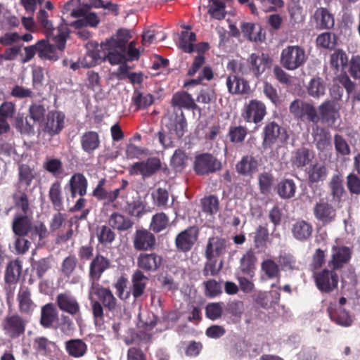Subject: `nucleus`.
I'll list each match as a JSON object with an SVG mask.
<instances>
[{
  "label": "nucleus",
  "instance_id": "62",
  "mask_svg": "<svg viewBox=\"0 0 360 360\" xmlns=\"http://www.w3.org/2000/svg\"><path fill=\"white\" fill-rule=\"evenodd\" d=\"M132 101L138 108H146L153 103V97L150 94L143 96L139 92H135Z\"/></svg>",
  "mask_w": 360,
  "mask_h": 360
},
{
  "label": "nucleus",
  "instance_id": "10",
  "mask_svg": "<svg viewBox=\"0 0 360 360\" xmlns=\"http://www.w3.org/2000/svg\"><path fill=\"white\" fill-rule=\"evenodd\" d=\"M221 162L210 154H201L195 158L194 169L198 174L203 175L221 169Z\"/></svg>",
  "mask_w": 360,
  "mask_h": 360
},
{
  "label": "nucleus",
  "instance_id": "32",
  "mask_svg": "<svg viewBox=\"0 0 360 360\" xmlns=\"http://www.w3.org/2000/svg\"><path fill=\"white\" fill-rule=\"evenodd\" d=\"M276 190L282 199H290L295 196L297 186L292 179H284L278 182Z\"/></svg>",
  "mask_w": 360,
  "mask_h": 360
},
{
  "label": "nucleus",
  "instance_id": "11",
  "mask_svg": "<svg viewBox=\"0 0 360 360\" xmlns=\"http://www.w3.org/2000/svg\"><path fill=\"white\" fill-rule=\"evenodd\" d=\"M161 162L158 158H152L146 162L134 163L129 168L131 175H141L143 177H148L160 169Z\"/></svg>",
  "mask_w": 360,
  "mask_h": 360
},
{
  "label": "nucleus",
  "instance_id": "50",
  "mask_svg": "<svg viewBox=\"0 0 360 360\" xmlns=\"http://www.w3.org/2000/svg\"><path fill=\"white\" fill-rule=\"evenodd\" d=\"M326 87L321 78H313L308 86V93L310 96L319 98L325 94Z\"/></svg>",
  "mask_w": 360,
  "mask_h": 360
},
{
  "label": "nucleus",
  "instance_id": "15",
  "mask_svg": "<svg viewBox=\"0 0 360 360\" xmlns=\"http://www.w3.org/2000/svg\"><path fill=\"white\" fill-rule=\"evenodd\" d=\"M166 127L169 130V139H180L184 134L187 123L183 112L176 115L174 118L165 119Z\"/></svg>",
  "mask_w": 360,
  "mask_h": 360
},
{
  "label": "nucleus",
  "instance_id": "46",
  "mask_svg": "<svg viewBox=\"0 0 360 360\" xmlns=\"http://www.w3.org/2000/svg\"><path fill=\"white\" fill-rule=\"evenodd\" d=\"M348 58L345 51L340 49L335 50L331 55L330 63L331 67L337 71L343 70L347 65Z\"/></svg>",
  "mask_w": 360,
  "mask_h": 360
},
{
  "label": "nucleus",
  "instance_id": "5",
  "mask_svg": "<svg viewBox=\"0 0 360 360\" xmlns=\"http://www.w3.org/2000/svg\"><path fill=\"white\" fill-rule=\"evenodd\" d=\"M79 3V0H71L65 4L63 9V13H68L70 11V15L72 17H84L82 19L75 21L72 25L77 28L86 25L96 27L99 22L98 16L94 13L86 14L84 8L75 9V7L77 6Z\"/></svg>",
  "mask_w": 360,
  "mask_h": 360
},
{
  "label": "nucleus",
  "instance_id": "61",
  "mask_svg": "<svg viewBox=\"0 0 360 360\" xmlns=\"http://www.w3.org/2000/svg\"><path fill=\"white\" fill-rule=\"evenodd\" d=\"M202 206L205 212L213 214L218 211L219 201L215 196L210 195L202 200Z\"/></svg>",
  "mask_w": 360,
  "mask_h": 360
},
{
  "label": "nucleus",
  "instance_id": "55",
  "mask_svg": "<svg viewBox=\"0 0 360 360\" xmlns=\"http://www.w3.org/2000/svg\"><path fill=\"white\" fill-rule=\"evenodd\" d=\"M255 257L252 252L246 253L240 260V268L243 273L252 277L255 268Z\"/></svg>",
  "mask_w": 360,
  "mask_h": 360
},
{
  "label": "nucleus",
  "instance_id": "42",
  "mask_svg": "<svg viewBox=\"0 0 360 360\" xmlns=\"http://www.w3.org/2000/svg\"><path fill=\"white\" fill-rule=\"evenodd\" d=\"M195 40L196 36L194 32L183 31L179 37V47L186 53H191L195 50L194 42Z\"/></svg>",
  "mask_w": 360,
  "mask_h": 360
},
{
  "label": "nucleus",
  "instance_id": "23",
  "mask_svg": "<svg viewBox=\"0 0 360 360\" xmlns=\"http://www.w3.org/2000/svg\"><path fill=\"white\" fill-rule=\"evenodd\" d=\"M161 263L162 257L155 253H141L137 258L139 267L146 271H155Z\"/></svg>",
  "mask_w": 360,
  "mask_h": 360
},
{
  "label": "nucleus",
  "instance_id": "63",
  "mask_svg": "<svg viewBox=\"0 0 360 360\" xmlns=\"http://www.w3.org/2000/svg\"><path fill=\"white\" fill-rule=\"evenodd\" d=\"M335 148L337 153L341 155H348L350 153V148L346 140L340 135L334 137Z\"/></svg>",
  "mask_w": 360,
  "mask_h": 360
},
{
  "label": "nucleus",
  "instance_id": "4",
  "mask_svg": "<svg viewBox=\"0 0 360 360\" xmlns=\"http://www.w3.org/2000/svg\"><path fill=\"white\" fill-rule=\"evenodd\" d=\"M304 49L300 46H288L281 54V64L289 70H295L302 66L307 60Z\"/></svg>",
  "mask_w": 360,
  "mask_h": 360
},
{
  "label": "nucleus",
  "instance_id": "45",
  "mask_svg": "<svg viewBox=\"0 0 360 360\" xmlns=\"http://www.w3.org/2000/svg\"><path fill=\"white\" fill-rule=\"evenodd\" d=\"M49 199L56 210H60L63 206V196L61 184L60 181L53 182L49 191Z\"/></svg>",
  "mask_w": 360,
  "mask_h": 360
},
{
  "label": "nucleus",
  "instance_id": "13",
  "mask_svg": "<svg viewBox=\"0 0 360 360\" xmlns=\"http://www.w3.org/2000/svg\"><path fill=\"white\" fill-rule=\"evenodd\" d=\"M94 296L98 298L108 309L113 310L115 309L116 299L112 292L109 289L101 286L95 281H93L89 292V297L91 300H93Z\"/></svg>",
  "mask_w": 360,
  "mask_h": 360
},
{
  "label": "nucleus",
  "instance_id": "43",
  "mask_svg": "<svg viewBox=\"0 0 360 360\" xmlns=\"http://www.w3.org/2000/svg\"><path fill=\"white\" fill-rule=\"evenodd\" d=\"M328 312L330 319L337 324L342 326H349L352 324V320L349 314L341 308L335 311L331 307H329Z\"/></svg>",
  "mask_w": 360,
  "mask_h": 360
},
{
  "label": "nucleus",
  "instance_id": "64",
  "mask_svg": "<svg viewBox=\"0 0 360 360\" xmlns=\"http://www.w3.org/2000/svg\"><path fill=\"white\" fill-rule=\"evenodd\" d=\"M318 46L330 49L335 45V37L330 32H324L318 36L316 39Z\"/></svg>",
  "mask_w": 360,
  "mask_h": 360
},
{
  "label": "nucleus",
  "instance_id": "31",
  "mask_svg": "<svg viewBox=\"0 0 360 360\" xmlns=\"http://www.w3.org/2000/svg\"><path fill=\"white\" fill-rule=\"evenodd\" d=\"M99 145V136L95 131L85 132L81 137L82 148L87 153H93Z\"/></svg>",
  "mask_w": 360,
  "mask_h": 360
},
{
  "label": "nucleus",
  "instance_id": "1",
  "mask_svg": "<svg viewBox=\"0 0 360 360\" xmlns=\"http://www.w3.org/2000/svg\"><path fill=\"white\" fill-rule=\"evenodd\" d=\"M131 36L127 30H120L115 36L101 43L97 51H88L80 60L82 68H90L96 65L98 60L103 58L111 65H117L124 59L125 44Z\"/></svg>",
  "mask_w": 360,
  "mask_h": 360
},
{
  "label": "nucleus",
  "instance_id": "34",
  "mask_svg": "<svg viewBox=\"0 0 360 360\" xmlns=\"http://www.w3.org/2000/svg\"><path fill=\"white\" fill-rule=\"evenodd\" d=\"M314 18L317 25L322 29H330L334 26L333 15L325 8L316 9Z\"/></svg>",
  "mask_w": 360,
  "mask_h": 360
},
{
  "label": "nucleus",
  "instance_id": "6",
  "mask_svg": "<svg viewBox=\"0 0 360 360\" xmlns=\"http://www.w3.org/2000/svg\"><path fill=\"white\" fill-rule=\"evenodd\" d=\"M266 115V108L265 104L257 99H252L246 103L241 113V116L245 122L255 124L262 122Z\"/></svg>",
  "mask_w": 360,
  "mask_h": 360
},
{
  "label": "nucleus",
  "instance_id": "16",
  "mask_svg": "<svg viewBox=\"0 0 360 360\" xmlns=\"http://www.w3.org/2000/svg\"><path fill=\"white\" fill-rule=\"evenodd\" d=\"M340 105L333 101H327L319 106V114L323 122L333 124L340 117Z\"/></svg>",
  "mask_w": 360,
  "mask_h": 360
},
{
  "label": "nucleus",
  "instance_id": "36",
  "mask_svg": "<svg viewBox=\"0 0 360 360\" xmlns=\"http://www.w3.org/2000/svg\"><path fill=\"white\" fill-rule=\"evenodd\" d=\"M32 224L30 219L26 216H17L13 222V231L18 236H28Z\"/></svg>",
  "mask_w": 360,
  "mask_h": 360
},
{
  "label": "nucleus",
  "instance_id": "59",
  "mask_svg": "<svg viewBox=\"0 0 360 360\" xmlns=\"http://www.w3.org/2000/svg\"><path fill=\"white\" fill-rule=\"evenodd\" d=\"M212 78L213 72L212 69L209 67H205L197 79L186 81L184 83V86L188 87L193 85H198L201 84L204 79L209 81L211 80Z\"/></svg>",
  "mask_w": 360,
  "mask_h": 360
},
{
  "label": "nucleus",
  "instance_id": "49",
  "mask_svg": "<svg viewBox=\"0 0 360 360\" xmlns=\"http://www.w3.org/2000/svg\"><path fill=\"white\" fill-rule=\"evenodd\" d=\"M49 231L46 226L41 222H36L32 224L28 236L33 240L39 242L41 240L46 238Z\"/></svg>",
  "mask_w": 360,
  "mask_h": 360
},
{
  "label": "nucleus",
  "instance_id": "12",
  "mask_svg": "<svg viewBox=\"0 0 360 360\" xmlns=\"http://www.w3.org/2000/svg\"><path fill=\"white\" fill-rule=\"evenodd\" d=\"M5 334L11 338H15L23 334L25 323L18 314L6 316L1 323Z\"/></svg>",
  "mask_w": 360,
  "mask_h": 360
},
{
  "label": "nucleus",
  "instance_id": "20",
  "mask_svg": "<svg viewBox=\"0 0 360 360\" xmlns=\"http://www.w3.org/2000/svg\"><path fill=\"white\" fill-rule=\"evenodd\" d=\"M198 232L195 228L191 227L181 233L176 238V245L181 251L189 250L197 240Z\"/></svg>",
  "mask_w": 360,
  "mask_h": 360
},
{
  "label": "nucleus",
  "instance_id": "29",
  "mask_svg": "<svg viewBox=\"0 0 360 360\" xmlns=\"http://www.w3.org/2000/svg\"><path fill=\"white\" fill-rule=\"evenodd\" d=\"M257 160L251 155H246L236 165V171L243 175L251 176L258 169Z\"/></svg>",
  "mask_w": 360,
  "mask_h": 360
},
{
  "label": "nucleus",
  "instance_id": "53",
  "mask_svg": "<svg viewBox=\"0 0 360 360\" xmlns=\"http://www.w3.org/2000/svg\"><path fill=\"white\" fill-rule=\"evenodd\" d=\"M169 224V219L165 214L161 212L158 213L153 217L150 224V229L156 233L166 229Z\"/></svg>",
  "mask_w": 360,
  "mask_h": 360
},
{
  "label": "nucleus",
  "instance_id": "24",
  "mask_svg": "<svg viewBox=\"0 0 360 360\" xmlns=\"http://www.w3.org/2000/svg\"><path fill=\"white\" fill-rule=\"evenodd\" d=\"M250 70L258 77L270 65L271 61L264 53H252L248 59Z\"/></svg>",
  "mask_w": 360,
  "mask_h": 360
},
{
  "label": "nucleus",
  "instance_id": "52",
  "mask_svg": "<svg viewBox=\"0 0 360 360\" xmlns=\"http://www.w3.org/2000/svg\"><path fill=\"white\" fill-rule=\"evenodd\" d=\"M209 14L217 20H222L225 18V4L224 1H210L208 8Z\"/></svg>",
  "mask_w": 360,
  "mask_h": 360
},
{
  "label": "nucleus",
  "instance_id": "9",
  "mask_svg": "<svg viewBox=\"0 0 360 360\" xmlns=\"http://www.w3.org/2000/svg\"><path fill=\"white\" fill-rule=\"evenodd\" d=\"M351 257L352 250L349 247L340 244L333 245L328 265L333 270L340 269L349 262Z\"/></svg>",
  "mask_w": 360,
  "mask_h": 360
},
{
  "label": "nucleus",
  "instance_id": "2",
  "mask_svg": "<svg viewBox=\"0 0 360 360\" xmlns=\"http://www.w3.org/2000/svg\"><path fill=\"white\" fill-rule=\"evenodd\" d=\"M37 21L44 29L45 33L47 37H52L53 40L55 41L58 46L60 50L65 48L67 37L69 34L68 25L61 24L57 30H53L52 23L48 20L49 15L44 10H39L37 13Z\"/></svg>",
  "mask_w": 360,
  "mask_h": 360
},
{
  "label": "nucleus",
  "instance_id": "41",
  "mask_svg": "<svg viewBox=\"0 0 360 360\" xmlns=\"http://www.w3.org/2000/svg\"><path fill=\"white\" fill-rule=\"evenodd\" d=\"M65 347L70 356L74 357H81L85 354L87 350V346L82 340H71L65 343Z\"/></svg>",
  "mask_w": 360,
  "mask_h": 360
},
{
  "label": "nucleus",
  "instance_id": "21",
  "mask_svg": "<svg viewBox=\"0 0 360 360\" xmlns=\"http://www.w3.org/2000/svg\"><path fill=\"white\" fill-rule=\"evenodd\" d=\"M65 115L59 111H51L46 116V130L51 134H58L64 127Z\"/></svg>",
  "mask_w": 360,
  "mask_h": 360
},
{
  "label": "nucleus",
  "instance_id": "35",
  "mask_svg": "<svg viewBox=\"0 0 360 360\" xmlns=\"http://www.w3.org/2000/svg\"><path fill=\"white\" fill-rule=\"evenodd\" d=\"M109 261L103 256H97L91 263L90 276L94 281H98L102 273L109 267Z\"/></svg>",
  "mask_w": 360,
  "mask_h": 360
},
{
  "label": "nucleus",
  "instance_id": "58",
  "mask_svg": "<svg viewBox=\"0 0 360 360\" xmlns=\"http://www.w3.org/2000/svg\"><path fill=\"white\" fill-rule=\"evenodd\" d=\"M247 135V129L245 127H231L229 131L230 141L233 143L242 142Z\"/></svg>",
  "mask_w": 360,
  "mask_h": 360
},
{
  "label": "nucleus",
  "instance_id": "25",
  "mask_svg": "<svg viewBox=\"0 0 360 360\" xmlns=\"http://www.w3.org/2000/svg\"><path fill=\"white\" fill-rule=\"evenodd\" d=\"M17 300L19 310L22 314H30L36 307L31 299L30 290L27 287H21L18 291Z\"/></svg>",
  "mask_w": 360,
  "mask_h": 360
},
{
  "label": "nucleus",
  "instance_id": "17",
  "mask_svg": "<svg viewBox=\"0 0 360 360\" xmlns=\"http://www.w3.org/2000/svg\"><path fill=\"white\" fill-rule=\"evenodd\" d=\"M88 181L86 177L81 173L74 174L66 188H69L72 198H75L78 194L80 196H84L87 192Z\"/></svg>",
  "mask_w": 360,
  "mask_h": 360
},
{
  "label": "nucleus",
  "instance_id": "47",
  "mask_svg": "<svg viewBox=\"0 0 360 360\" xmlns=\"http://www.w3.org/2000/svg\"><path fill=\"white\" fill-rule=\"evenodd\" d=\"M57 319V311L52 304H46L42 307L41 323L44 327H50Z\"/></svg>",
  "mask_w": 360,
  "mask_h": 360
},
{
  "label": "nucleus",
  "instance_id": "18",
  "mask_svg": "<svg viewBox=\"0 0 360 360\" xmlns=\"http://www.w3.org/2000/svg\"><path fill=\"white\" fill-rule=\"evenodd\" d=\"M56 303L60 310L71 315L79 313V304L76 299L70 294L65 292L59 294L56 297Z\"/></svg>",
  "mask_w": 360,
  "mask_h": 360
},
{
  "label": "nucleus",
  "instance_id": "56",
  "mask_svg": "<svg viewBox=\"0 0 360 360\" xmlns=\"http://www.w3.org/2000/svg\"><path fill=\"white\" fill-rule=\"evenodd\" d=\"M188 158L181 150H176L172 159L171 164L176 171H181L188 164Z\"/></svg>",
  "mask_w": 360,
  "mask_h": 360
},
{
  "label": "nucleus",
  "instance_id": "54",
  "mask_svg": "<svg viewBox=\"0 0 360 360\" xmlns=\"http://www.w3.org/2000/svg\"><path fill=\"white\" fill-rule=\"evenodd\" d=\"M85 84L88 89L94 91H100L102 86L98 73L93 70H89L86 73Z\"/></svg>",
  "mask_w": 360,
  "mask_h": 360
},
{
  "label": "nucleus",
  "instance_id": "3",
  "mask_svg": "<svg viewBox=\"0 0 360 360\" xmlns=\"http://www.w3.org/2000/svg\"><path fill=\"white\" fill-rule=\"evenodd\" d=\"M227 68L234 73L229 75L226 79L229 91L233 94L248 93L250 89L248 83L236 75L239 73L243 75L246 72L241 63L235 60H231L228 63Z\"/></svg>",
  "mask_w": 360,
  "mask_h": 360
},
{
  "label": "nucleus",
  "instance_id": "19",
  "mask_svg": "<svg viewBox=\"0 0 360 360\" xmlns=\"http://www.w3.org/2000/svg\"><path fill=\"white\" fill-rule=\"evenodd\" d=\"M314 213L316 219L323 224L330 223L336 216L335 210L324 201L316 203L314 208Z\"/></svg>",
  "mask_w": 360,
  "mask_h": 360
},
{
  "label": "nucleus",
  "instance_id": "7",
  "mask_svg": "<svg viewBox=\"0 0 360 360\" xmlns=\"http://www.w3.org/2000/svg\"><path fill=\"white\" fill-rule=\"evenodd\" d=\"M263 133L262 144L264 148L271 147L277 143H283L288 137L286 131L275 122L267 123L264 127Z\"/></svg>",
  "mask_w": 360,
  "mask_h": 360
},
{
  "label": "nucleus",
  "instance_id": "60",
  "mask_svg": "<svg viewBox=\"0 0 360 360\" xmlns=\"http://www.w3.org/2000/svg\"><path fill=\"white\" fill-rule=\"evenodd\" d=\"M97 236L101 243L109 244L114 240L115 236L110 227L102 226L98 229Z\"/></svg>",
  "mask_w": 360,
  "mask_h": 360
},
{
  "label": "nucleus",
  "instance_id": "44",
  "mask_svg": "<svg viewBox=\"0 0 360 360\" xmlns=\"http://www.w3.org/2000/svg\"><path fill=\"white\" fill-rule=\"evenodd\" d=\"M44 168L56 177H63V162L60 160L53 158H47L44 162Z\"/></svg>",
  "mask_w": 360,
  "mask_h": 360
},
{
  "label": "nucleus",
  "instance_id": "38",
  "mask_svg": "<svg viewBox=\"0 0 360 360\" xmlns=\"http://www.w3.org/2000/svg\"><path fill=\"white\" fill-rule=\"evenodd\" d=\"M313 158V153L309 149L301 148L294 153L291 160L294 166L302 167L309 164Z\"/></svg>",
  "mask_w": 360,
  "mask_h": 360
},
{
  "label": "nucleus",
  "instance_id": "33",
  "mask_svg": "<svg viewBox=\"0 0 360 360\" xmlns=\"http://www.w3.org/2000/svg\"><path fill=\"white\" fill-rule=\"evenodd\" d=\"M173 105L186 109L195 110L198 108L192 96L185 91L176 93L172 100Z\"/></svg>",
  "mask_w": 360,
  "mask_h": 360
},
{
  "label": "nucleus",
  "instance_id": "28",
  "mask_svg": "<svg viewBox=\"0 0 360 360\" xmlns=\"http://www.w3.org/2000/svg\"><path fill=\"white\" fill-rule=\"evenodd\" d=\"M33 346L39 352L51 356L57 355L60 351L55 342L44 337L37 338Z\"/></svg>",
  "mask_w": 360,
  "mask_h": 360
},
{
  "label": "nucleus",
  "instance_id": "8",
  "mask_svg": "<svg viewBox=\"0 0 360 360\" xmlns=\"http://www.w3.org/2000/svg\"><path fill=\"white\" fill-rule=\"evenodd\" d=\"M335 270L323 269L314 273V280L318 289L322 292H330L338 287V276Z\"/></svg>",
  "mask_w": 360,
  "mask_h": 360
},
{
  "label": "nucleus",
  "instance_id": "51",
  "mask_svg": "<svg viewBox=\"0 0 360 360\" xmlns=\"http://www.w3.org/2000/svg\"><path fill=\"white\" fill-rule=\"evenodd\" d=\"M330 188L333 198L339 200L345 193L342 179L340 176L335 175L333 176L330 182Z\"/></svg>",
  "mask_w": 360,
  "mask_h": 360
},
{
  "label": "nucleus",
  "instance_id": "26",
  "mask_svg": "<svg viewBox=\"0 0 360 360\" xmlns=\"http://www.w3.org/2000/svg\"><path fill=\"white\" fill-rule=\"evenodd\" d=\"M226 251V242L224 239L213 237L209 239L205 255L208 259L221 256Z\"/></svg>",
  "mask_w": 360,
  "mask_h": 360
},
{
  "label": "nucleus",
  "instance_id": "40",
  "mask_svg": "<svg viewBox=\"0 0 360 360\" xmlns=\"http://www.w3.org/2000/svg\"><path fill=\"white\" fill-rule=\"evenodd\" d=\"M242 32L244 36L248 37L250 41H261L264 37L262 33V29L259 25H255L252 23H243L241 26Z\"/></svg>",
  "mask_w": 360,
  "mask_h": 360
},
{
  "label": "nucleus",
  "instance_id": "27",
  "mask_svg": "<svg viewBox=\"0 0 360 360\" xmlns=\"http://www.w3.org/2000/svg\"><path fill=\"white\" fill-rule=\"evenodd\" d=\"M56 43L57 48L54 45H51L46 40H40L37 42L38 55L41 58L56 60L59 58L58 51L60 50L58 44Z\"/></svg>",
  "mask_w": 360,
  "mask_h": 360
},
{
  "label": "nucleus",
  "instance_id": "37",
  "mask_svg": "<svg viewBox=\"0 0 360 360\" xmlns=\"http://www.w3.org/2000/svg\"><path fill=\"white\" fill-rule=\"evenodd\" d=\"M108 224L112 228L118 231L127 230L133 225V222L131 219L117 212L112 213L110 215Z\"/></svg>",
  "mask_w": 360,
  "mask_h": 360
},
{
  "label": "nucleus",
  "instance_id": "39",
  "mask_svg": "<svg viewBox=\"0 0 360 360\" xmlns=\"http://www.w3.org/2000/svg\"><path fill=\"white\" fill-rule=\"evenodd\" d=\"M148 281V278L141 271H136L132 276V294L137 298L143 295Z\"/></svg>",
  "mask_w": 360,
  "mask_h": 360
},
{
  "label": "nucleus",
  "instance_id": "57",
  "mask_svg": "<svg viewBox=\"0 0 360 360\" xmlns=\"http://www.w3.org/2000/svg\"><path fill=\"white\" fill-rule=\"evenodd\" d=\"M327 175L326 168L323 165L316 164L309 171V179L312 182L323 180Z\"/></svg>",
  "mask_w": 360,
  "mask_h": 360
},
{
  "label": "nucleus",
  "instance_id": "30",
  "mask_svg": "<svg viewBox=\"0 0 360 360\" xmlns=\"http://www.w3.org/2000/svg\"><path fill=\"white\" fill-rule=\"evenodd\" d=\"M312 226L303 220L296 221L292 228L293 236L298 240H306L309 239L312 233Z\"/></svg>",
  "mask_w": 360,
  "mask_h": 360
},
{
  "label": "nucleus",
  "instance_id": "22",
  "mask_svg": "<svg viewBox=\"0 0 360 360\" xmlns=\"http://www.w3.org/2000/svg\"><path fill=\"white\" fill-rule=\"evenodd\" d=\"M155 243L153 234L146 230H138L134 238V246L137 250H147L152 248Z\"/></svg>",
  "mask_w": 360,
  "mask_h": 360
},
{
  "label": "nucleus",
  "instance_id": "14",
  "mask_svg": "<svg viewBox=\"0 0 360 360\" xmlns=\"http://www.w3.org/2000/svg\"><path fill=\"white\" fill-rule=\"evenodd\" d=\"M290 112L301 119H307L313 122H317L319 117L315 108L310 104L296 100L290 106Z\"/></svg>",
  "mask_w": 360,
  "mask_h": 360
},
{
  "label": "nucleus",
  "instance_id": "48",
  "mask_svg": "<svg viewBox=\"0 0 360 360\" xmlns=\"http://www.w3.org/2000/svg\"><path fill=\"white\" fill-rule=\"evenodd\" d=\"M21 264L18 260L11 262L6 269L5 279L7 283H15L20 275Z\"/></svg>",
  "mask_w": 360,
  "mask_h": 360
}]
</instances>
